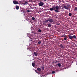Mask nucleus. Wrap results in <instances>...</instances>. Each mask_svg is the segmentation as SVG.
<instances>
[{
    "mask_svg": "<svg viewBox=\"0 0 77 77\" xmlns=\"http://www.w3.org/2000/svg\"><path fill=\"white\" fill-rule=\"evenodd\" d=\"M52 8H50V11H54L56 13H59V11L58 10H55V6L54 5V6H52Z\"/></svg>",
    "mask_w": 77,
    "mask_h": 77,
    "instance_id": "nucleus-1",
    "label": "nucleus"
},
{
    "mask_svg": "<svg viewBox=\"0 0 77 77\" xmlns=\"http://www.w3.org/2000/svg\"><path fill=\"white\" fill-rule=\"evenodd\" d=\"M44 5H45V3L43 2H40L38 4V5L39 6H43Z\"/></svg>",
    "mask_w": 77,
    "mask_h": 77,
    "instance_id": "nucleus-2",
    "label": "nucleus"
},
{
    "mask_svg": "<svg viewBox=\"0 0 77 77\" xmlns=\"http://www.w3.org/2000/svg\"><path fill=\"white\" fill-rule=\"evenodd\" d=\"M48 20L50 23L53 22V20L52 19L48 18Z\"/></svg>",
    "mask_w": 77,
    "mask_h": 77,
    "instance_id": "nucleus-3",
    "label": "nucleus"
},
{
    "mask_svg": "<svg viewBox=\"0 0 77 77\" xmlns=\"http://www.w3.org/2000/svg\"><path fill=\"white\" fill-rule=\"evenodd\" d=\"M13 3H14V4L15 5H17L18 3V2L16 1H13Z\"/></svg>",
    "mask_w": 77,
    "mask_h": 77,
    "instance_id": "nucleus-4",
    "label": "nucleus"
},
{
    "mask_svg": "<svg viewBox=\"0 0 77 77\" xmlns=\"http://www.w3.org/2000/svg\"><path fill=\"white\" fill-rule=\"evenodd\" d=\"M63 7L64 8V9H66L67 10H69V9L68 8V7H67L66 6L64 5V6H63Z\"/></svg>",
    "mask_w": 77,
    "mask_h": 77,
    "instance_id": "nucleus-5",
    "label": "nucleus"
},
{
    "mask_svg": "<svg viewBox=\"0 0 77 77\" xmlns=\"http://www.w3.org/2000/svg\"><path fill=\"white\" fill-rule=\"evenodd\" d=\"M69 39H73V38L72 37V36L71 35H69Z\"/></svg>",
    "mask_w": 77,
    "mask_h": 77,
    "instance_id": "nucleus-6",
    "label": "nucleus"
},
{
    "mask_svg": "<svg viewBox=\"0 0 77 77\" xmlns=\"http://www.w3.org/2000/svg\"><path fill=\"white\" fill-rule=\"evenodd\" d=\"M37 70L39 72H41V69L40 68H37Z\"/></svg>",
    "mask_w": 77,
    "mask_h": 77,
    "instance_id": "nucleus-7",
    "label": "nucleus"
},
{
    "mask_svg": "<svg viewBox=\"0 0 77 77\" xmlns=\"http://www.w3.org/2000/svg\"><path fill=\"white\" fill-rule=\"evenodd\" d=\"M33 54L36 56H38V53H37L36 52H34Z\"/></svg>",
    "mask_w": 77,
    "mask_h": 77,
    "instance_id": "nucleus-8",
    "label": "nucleus"
},
{
    "mask_svg": "<svg viewBox=\"0 0 77 77\" xmlns=\"http://www.w3.org/2000/svg\"><path fill=\"white\" fill-rule=\"evenodd\" d=\"M59 9V8L58 6H56L55 7V10H58Z\"/></svg>",
    "mask_w": 77,
    "mask_h": 77,
    "instance_id": "nucleus-9",
    "label": "nucleus"
},
{
    "mask_svg": "<svg viewBox=\"0 0 77 77\" xmlns=\"http://www.w3.org/2000/svg\"><path fill=\"white\" fill-rule=\"evenodd\" d=\"M72 37H73V38L74 39H76V36L75 35L72 36Z\"/></svg>",
    "mask_w": 77,
    "mask_h": 77,
    "instance_id": "nucleus-10",
    "label": "nucleus"
},
{
    "mask_svg": "<svg viewBox=\"0 0 77 77\" xmlns=\"http://www.w3.org/2000/svg\"><path fill=\"white\" fill-rule=\"evenodd\" d=\"M47 25H48V27H51L52 25H51V23H49Z\"/></svg>",
    "mask_w": 77,
    "mask_h": 77,
    "instance_id": "nucleus-11",
    "label": "nucleus"
},
{
    "mask_svg": "<svg viewBox=\"0 0 77 77\" xmlns=\"http://www.w3.org/2000/svg\"><path fill=\"white\" fill-rule=\"evenodd\" d=\"M32 66L33 67L35 66V63H32Z\"/></svg>",
    "mask_w": 77,
    "mask_h": 77,
    "instance_id": "nucleus-12",
    "label": "nucleus"
},
{
    "mask_svg": "<svg viewBox=\"0 0 77 77\" xmlns=\"http://www.w3.org/2000/svg\"><path fill=\"white\" fill-rule=\"evenodd\" d=\"M19 6H16V9H17V10H18L19 9Z\"/></svg>",
    "mask_w": 77,
    "mask_h": 77,
    "instance_id": "nucleus-13",
    "label": "nucleus"
},
{
    "mask_svg": "<svg viewBox=\"0 0 77 77\" xmlns=\"http://www.w3.org/2000/svg\"><path fill=\"white\" fill-rule=\"evenodd\" d=\"M42 70H44L45 69V67L44 66H42Z\"/></svg>",
    "mask_w": 77,
    "mask_h": 77,
    "instance_id": "nucleus-14",
    "label": "nucleus"
},
{
    "mask_svg": "<svg viewBox=\"0 0 77 77\" xmlns=\"http://www.w3.org/2000/svg\"><path fill=\"white\" fill-rule=\"evenodd\" d=\"M67 37L64 38H63V41H65L66 40H67Z\"/></svg>",
    "mask_w": 77,
    "mask_h": 77,
    "instance_id": "nucleus-15",
    "label": "nucleus"
},
{
    "mask_svg": "<svg viewBox=\"0 0 77 77\" xmlns=\"http://www.w3.org/2000/svg\"><path fill=\"white\" fill-rule=\"evenodd\" d=\"M46 23H47V22H44V21H43V24H44V25H45L46 24Z\"/></svg>",
    "mask_w": 77,
    "mask_h": 77,
    "instance_id": "nucleus-16",
    "label": "nucleus"
},
{
    "mask_svg": "<svg viewBox=\"0 0 77 77\" xmlns=\"http://www.w3.org/2000/svg\"><path fill=\"white\" fill-rule=\"evenodd\" d=\"M57 65H58L59 67H60L61 66V64L60 63H58V64H57Z\"/></svg>",
    "mask_w": 77,
    "mask_h": 77,
    "instance_id": "nucleus-17",
    "label": "nucleus"
},
{
    "mask_svg": "<svg viewBox=\"0 0 77 77\" xmlns=\"http://www.w3.org/2000/svg\"><path fill=\"white\" fill-rule=\"evenodd\" d=\"M20 12L21 13H24V10H20Z\"/></svg>",
    "mask_w": 77,
    "mask_h": 77,
    "instance_id": "nucleus-18",
    "label": "nucleus"
},
{
    "mask_svg": "<svg viewBox=\"0 0 77 77\" xmlns=\"http://www.w3.org/2000/svg\"><path fill=\"white\" fill-rule=\"evenodd\" d=\"M38 32H42V30L41 29H38Z\"/></svg>",
    "mask_w": 77,
    "mask_h": 77,
    "instance_id": "nucleus-19",
    "label": "nucleus"
},
{
    "mask_svg": "<svg viewBox=\"0 0 77 77\" xmlns=\"http://www.w3.org/2000/svg\"><path fill=\"white\" fill-rule=\"evenodd\" d=\"M66 35H65V34H64L62 35V37H66Z\"/></svg>",
    "mask_w": 77,
    "mask_h": 77,
    "instance_id": "nucleus-20",
    "label": "nucleus"
},
{
    "mask_svg": "<svg viewBox=\"0 0 77 77\" xmlns=\"http://www.w3.org/2000/svg\"><path fill=\"white\" fill-rule=\"evenodd\" d=\"M60 48H63V45L62 44H61L60 45Z\"/></svg>",
    "mask_w": 77,
    "mask_h": 77,
    "instance_id": "nucleus-21",
    "label": "nucleus"
},
{
    "mask_svg": "<svg viewBox=\"0 0 77 77\" xmlns=\"http://www.w3.org/2000/svg\"><path fill=\"white\" fill-rule=\"evenodd\" d=\"M74 10H75V11H76L77 10V7H75V9Z\"/></svg>",
    "mask_w": 77,
    "mask_h": 77,
    "instance_id": "nucleus-22",
    "label": "nucleus"
},
{
    "mask_svg": "<svg viewBox=\"0 0 77 77\" xmlns=\"http://www.w3.org/2000/svg\"><path fill=\"white\" fill-rule=\"evenodd\" d=\"M72 15V14H71V13H69V16H71Z\"/></svg>",
    "mask_w": 77,
    "mask_h": 77,
    "instance_id": "nucleus-23",
    "label": "nucleus"
},
{
    "mask_svg": "<svg viewBox=\"0 0 77 77\" xmlns=\"http://www.w3.org/2000/svg\"><path fill=\"white\" fill-rule=\"evenodd\" d=\"M32 19L33 20H35V18H34V17H32Z\"/></svg>",
    "mask_w": 77,
    "mask_h": 77,
    "instance_id": "nucleus-24",
    "label": "nucleus"
},
{
    "mask_svg": "<svg viewBox=\"0 0 77 77\" xmlns=\"http://www.w3.org/2000/svg\"><path fill=\"white\" fill-rule=\"evenodd\" d=\"M48 21H49L48 20H46L45 21H43V22H46V23H47V22H48Z\"/></svg>",
    "mask_w": 77,
    "mask_h": 77,
    "instance_id": "nucleus-25",
    "label": "nucleus"
},
{
    "mask_svg": "<svg viewBox=\"0 0 77 77\" xmlns=\"http://www.w3.org/2000/svg\"><path fill=\"white\" fill-rule=\"evenodd\" d=\"M52 74H54L55 73V71H53L52 72Z\"/></svg>",
    "mask_w": 77,
    "mask_h": 77,
    "instance_id": "nucleus-26",
    "label": "nucleus"
},
{
    "mask_svg": "<svg viewBox=\"0 0 77 77\" xmlns=\"http://www.w3.org/2000/svg\"><path fill=\"white\" fill-rule=\"evenodd\" d=\"M27 2H25L24 3V5H27Z\"/></svg>",
    "mask_w": 77,
    "mask_h": 77,
    "instance_id": "nucleus-27",
    "label": "nucleus"
},
{
    "mask_svg": "<svg viewBox=\"0 0 77 77\" xmlns=\"http://www.w3.org/2000/svg\"><path fill=\"white\" fill-rule=\"evenodd\" d=\"M29 39H30V40H29V42H31L32 40V39L31 38H30Z\"/></svg>",
    "mask_w": 77,
    "mask_h": 77,
    "instance_id": "nucleus-28",
    "label": "nucleus"
},
{
    "mask_svg": "<svg viewBox=\"0 0 77 77\" xmlns=\"http://www.w3.org/2000/svg\"><path fill=\"white\" fill-rule=\"evenodd\" d=\"M41 43V42L40 41H39V42H38V44H40Z\"/></svg>",
    "mask_w": 77,
    "mask_h": 77,
    "instance_id": "nucleus-29",
    "label": "nucleus"
},
{
    "mask_svg": "<svg viewBox=\"0 0 77 77\" xmlns=\"http://www.w3.org/2000/svg\"><path fill=\"white\" fill-rule=\"evenodd\" d=\"M27 12H28V13L30 12V10H27Z\"/></svg>",
    "mask_w": 77,
    "mask_h": 77,
    "instance_id": "nucleus-30",
    "label": "nucleus"
},
{
    "mask_svg": "<svg viewBox=\"0 0 77 77\" xmlns=\"http://www.w3.org/2000/svg\"><path fill=\"white\" fill-rule=\"evenodd\" d=\"M67 6L68 7H69V6H70V5H67Z\"/></svg>",
    "mask_w": 77,
    "mask_h": 77,
    "instance_id": "nucleus-31",
    "label": "nucleus"
},
{
    "mask_svg": "<svg viewBox=\"0 0 77 77\" xmlns=\"http://www.w3.org/2000/svg\"><path fill=\"white\" fill-rule=\"evenodd\" d=\"M32 33H34H34H35V32H34V31H32Z\"/></svg>",
    "mask_w": 77,
    "mask_h": 77,
    "instance_id": "nucleus-32",
    "label": "nucleus"
},
{
    "mask_svg": "<svg viewBox=\"0 0 77 77\" xmlns=\"http://www.w3.org/2000/svg\"><path fill=\"white\" fill-rule=\"evenodd\" d=\"M31 30H32V27H31Z\"/></svg>",
    "mask_w": 77,
    "mask_h": 77,
    "instance_id": "nucleus-33",
    "label": "nucleus"
},
{
    "mask_svg": "<svg viewBox=\"0 0 77 77\" xmlns=\"http://www.w3.org/2000/svg\"><path fill=\"white\" fill-rule=\"evenodd\" d=\"M35 72L36 73H38V72H37L36 70H35Z\"/></svg>",
    "mask_w": 77,
    "mask_h": 77,
    "instance_id": "nucleus-34",
    "label": "nucleus"
},
{
    "mask_svg": "<svg viewBox=\"0 0 77 77\" xmlns=\"http://www.w3.org/2000/svg\"><path fill=\"white\" fill-rule=\"evenodd\" d=\"M43 1L45 2V1H46L47 0H43Z\"/></svg>",
    "mask_w": 77,
    "mask_h": 77,
    "instance_id": "nucleus-35",
    "label": "nucleus"
},
{
    "mask_svg": "<svg viewBox=\"0 0 77 77\" xmlns=\"http://www.w3.org/2000/svg\"><path fill=\"white\" fill-rule=\"evenodd\" d=\"M76 2H77V0H76Z\"/></svg>",
    "mask_w": 77,
    "mask_h": 77,
    "instance_id": "nucleus-36",
    "label": "nucleus"
},
{
    "mask_svg": "<svg viewBox=\"0 0 77 77\" xmlns=\"http://www.w3.org/2000/svg\"><path fill=\"white\" fill-rule=\"evenodd\" d=\"M26 20H27V19H26Z\"/></svg>",
    "mask_w": 77,
    "mask_h": 77,
    "instance_id": "nucleus-37",
    "label": "nucleus"
}]
</instances>
